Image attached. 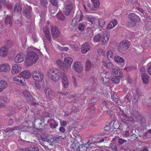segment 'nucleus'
I'll list each match as a JSON object with an SVG mask.
<instances>
[{
  "label": "nucleus",
  "instance_id": "obj_43",
  "mask_svg": "<svg viewBox=\"0 0 151 151\" xmlns=\"http://www.w3.org/2000/svg\"><path fill=\"white\" fill-rule=\"evenodd\" d=\"M86 147L84 146H80L78 147L77 150L79 151H86Z\"/></svg>",
  "mask_w": 151,
  "mask_h": 151
},
{
  "label": "nucleus",
  "instance_id": "obj_1",
  "mask_svg": "<svg viewBox=\"0 0 151 151\" xmlns=\"http://www.w3.org/2000/svg\"><path fill=\"white\" fill-rule=\"evenodd\" d=\"M34 51L39 52L40 50L32 46H30L27 48V54L25 64L27 66H31L35 63L38 59V56Z\"/></svg>",
  "mask_w": 151,
  "mask_h": 151
},
{
  "label": "nucleus",
  "instance_id": "obj_17",
  "mask_svg": "<svg viewBox=\"0 0 151 151\" xmlns=\"http://www.w3.org/2000/svg\"><path fill=\"white\" fill-rule=\"evenodd\" d=\"M31 10L32 8L27 5L25 7V9L24 10V15L27 18H29L31 17Z\"/></svg>",
  "mask_w": 151,
  "mask_h": 151
},
{
  "label": "nucleus",
  "instance_id": "obj_27",
  "mask_svg": "<svg viewBox=\"0 0 151 151\" xmlns=\"http://www.w3.org/2000/svg\"><path fill=\"white\" fill-rule=\"evenodd\" d=\"M106 55L108 59L111 60L113 59L114 55V51L112 50H109L106 52Z\"/></svg>",
  "mask_w": 151,
  "mask_h": 151
},
{
  "label": "nucleus",
  "instance_id": "obj_22",
  "mask_svg": "<svg viewBox=\"0 0 151 151\" xmlns=\"http://www.w3.org/2000/svg\"><path fill=\"white\" fill-rule=\"evenodd\" d=\"M5 23L8 27H12V18L11 16L7 15L5 18Z\"/></svg>",
  "mask_w": 151,
  "mask_h": 151
},
{
  "label": "nucleus",
  "instance_id": "obj_38",
  "mask_svg": "<svg viewBox=\"0 0 151 151\" xmlns=\"http://www.w3.org/2000/svg\"><path fill=\"white\" fill-rule=\"evenodd\" d=\"M86 19L89 22H90L92 23L94 22L96 19V18L92 16H89L86 17Z\"/></svg>",
  "mask_w": 151,
  "mask_h": 151
},
{
  "label": "nucleus",
  "instance_id": "obj_46",
  "mask_svg": "<svg viewBox=\"0 0 151 151\" xmlns=\"http://www.w3.org/2000/svg\"><path fill=\"white\" fill-rule=\"evenodd\" d=\"M85 27L84 24L81 23L78 26V29L80 30H83L84 29Z\"/></svg>",
  "mask_w": 151,
  "mask_h": 151
},
{
  "label": "nucleus",
  "instance_id": "obj_2",
  "mask_svg": "<svg viewBox=\"0 0 151 151\" xmlns=\"http://www.w3.org/2000/svg\"><path fill=\"white\" fill-rule=\"evenodd\" d=\"M60 73L56 69L51 68L47 71V75L53 81L56 82L60 78Z\"/></svg>",
  "mask_w": 151,
  "mask_h": 151
},
{
  "label": "nucleus",
  "instance_id": "obj_28",
  "mask_svg": "<svg viewBox=\"0 0 151 151\" xmlns=\"http://www.w3.org/2000/svg\"><path fill=\"white\" fill-rule=\"evenodd\" d=\"M91 1L93 7L97 8L99 7L100 4V1L99 0H91Z\"/></svg>",
  "mask_w": 151,
  "mask_h": 151
},
{
  "label": "nucleus",
  "instance_id": "obj_45",
  "mask_svg": "<svg viewBox=\"0 0 151 151\" xmlns=\"http://www.w3.org/2000/svg\"><path fill=\"white\" fill-rule=\"evenodd\" d=\"M22 103L21 101H19L16 104V105L17 107L20 109L22 107Z\"/></svg>",
  "mask_w": 151,
  "mask_h": 151
},
{
  "label": "nucleus",
  "instance_id": "obj_36",
  "mask_svg": "<svg viewBox=\"0 0 151 151\" xmlns=\"http://www.w3.org/2000/svg\"><path fill=\"white\" fill-rule=\"evenodd\" d=\"M60 78L62 79V82L68 81L66 75L64 72L61 73Z\"/></svg>",
  "mask_w": 151,
  "mask_h": 151
},
{
  "label": "nucleus",
  "instance_id": "obj_57",
  "mask_svg": "<svg viewBox=\"0 0 151 151\" xmlns=\"http://www.w3.org/2000/svg\"><path fill=\"white\" fill-rule=\"evenodd\" d=\"M59 49L61 51H66L69 50V48L68 47H60Z\"/></svg>",
  "mask_w": 151,
  "mask_h": 151
},
{
  "label": "nucleus",
  "instance_id": "obj_40",
  "mask_svg": "<svg viewBox=\"0 0 151 151\" xmlns=\"http://www.w3.org/2000/svg\"><path fill=\"white\" fill-rule=\"evenodd\" d=\"M57 17L58 19L60 20H64L65 19L64 16L60 12H58L57 15Z\"/></svg>",
  "mask_w": 151,
  "mask_h": 151
},
{
  "label": "nucleus",
  "instance_id": "obj_64",
  "mask_svg": "<svg viewBox=\"0 0 151 151\" xmlns=\"http://www.w3.org/2000/svg\"><path fill=\"white\" fill-rule=\"evenodd\" d=\"M148 71L149 74L151 75V65L148 68Z\"/></svg>",
  "mask_w": 151,
  "mask_h": 151
},
{
  "label": "nucleus",
  "instance_id": "obj_53",
  "mask_svg": "<svg viewBox=\"0 0 151 151\" xmlns=\"http://www.w3.org/2000/svg\"><path fill=\"white\" fill-rule=\"evenodd\" d=\"M27 42V40L26 39H24L22 41V47L24 48H25L26 46V42Z\"/></svg>",
  "mask_w": 151,
  "mask_h": 151
},
{
  "label": "nucleus",
  "instance_id": "obj_11",
  "mask_svg": "<svg viewBox=\"0 0 151 151\" xmlns=\"http://www.w3.org/2000/svg\"><path fill=\"white\" fill-rule=\"evenodd\" d=\"M10 70L9 65L6 63L0 64V72H8Z\"/></svg>",
  "mask_w": 151,
  "mask_h": 151
},
{
  "label": "nucleus",
  "instance_id": "obj_32",
  "mask_svg": "<svg viewBox=\"0 0 151 151\" xmlns=\"http://www.w3.org/2000/svg\"><path fill=\"white\" fill-rule=\"evenodd\" d=\"M114 60L117 63H123L125 61V60L123 58L120 57L117 55H116L115 56Z\"/></svg>",
  "mask_w": 151,
  "mask_h": 151
},
{
  "label": "nucleus",
  "instance_id": "obj_33",
  "mask_svg": "<svg viewBox=\"0 0 151 151\" xmlns=\"http://www.w3.org/2000/svg\"><path fill=\"white\" fill-rule=\"evenodd\" d=\"M45 94L47 98H49L52 95L51 90L49 88H46L44 91Z\"/></svg>",
  "mask_w": 151,
  "mask_h": 151
},
{
  "label": "nucleus",
  "instance_id": "obj_13",
  "mask_svg": "<svg viewBox=\"0 0 151 151\" xmlns=\"http://www.w3.org/2000/svg\"><path fill=\"white\" fill-rule=\"evenodd\" d=\"M129 43L128 41L124 40L119 44V49L123 50H126L129 47Z\"/></svg>",
  "mask_w": 151,
  "mask_h": 151
},
{
  "label": "nucleus",
  "instance_id": "obj_16",
  "mask_svg": "<svg viewBox=\"0 0 151 151\" xmlns=\"http://www.w3.org/2000/svg\"><path fill=\"white\" fill-rule=\"evenodd\" d=\"M109 37V34L107 32H103L102 36L101 42L103 44H106L108 42Z\"/></svg>",
  "mask_w": 151,
  "mask_h": 151
},
{
  "label": "nucleus",
  "instance_id": "obj_59",
  "mask_svg": "<svg viewBox=\"0 0 151 151\" xmlns=\"http://www.w3.org/2000/svg\"><path fill=\"white\" fill-rule=\"evenodd\" d=\"M126 140L122 138L119 139V142L121 145Z\"/></svg>",
  "mask_w": 151,
  "mask_h": 151
},
{
  "label": "nucleus",
  "instance_id": "obj_8",
  "mask_svg": "<svg viewBox=\"0 0 151 151\" xmlns=\"http://www.w3.org/2000/svg\"><path fill=\"white\" fill-rule=\"evenodd\" d=\"M32 77L36 82H41L44 79V75L41 72L34 71L32 72Z\"/></svg>",
  "mask_w": 151,
  "mask_h": 151
},
{
  "label": "nucleus",
  "instance_id": "obj_55",
  "mask_svg": "<svg viewBox=\"0 0 151 151\" xmlns=\"http://www.w3.org/2000/svg\"><path fill=\"white\" fill-rule=\"evenodd\" d=\"M50 1L52 4L55 6H56L58 4V1L56 0H50Z\"/></svg>",
  "mask_w": 151,
  "mask_h": 151
},
{
  "label": "nucleus",
  "instance_id": "obj_15",
  "mask_svg": "<svg viewBox=\"0 0 151 151\" xmlns=\"http://www.w3.org/2000/svg\"><path fill=\"white\" fill-rule=\"evenodd\" d=\"M91 50V47L88 42H85L82 45L81 51L82 53L85 54Z\"/></svg>",
  "mask_w": 151,
  "mask_h": 151
},
{
  "label": "nucleus",
  "instance_id": "obj_19",
  "mask_svg": "<svg viewBox=\"0 0 151 151\" xmlns=\"http://www.w3.org/2000/svg\"><path fill=\"white\" fill-rule=\"evenodd\" d=\"M20 76L25 79H28L31 76L30 72L29 70H26L22 71L19 73Z\"/></svg>",
  "mask_w": 151,
  "mask_h": 151
},
{
  "label": "nucleus",
  "instance_id": "obj_52",
  "mask_svg": "<svg viewBox=\"0 0 151 151\" xmlns=\"http://www.w3.org/2000/svg\"><path fill=\"white\" fill-rule=\"evenodd\" d=\"M57 64L59 66H62L63 65V63L62 61L60 59H58L56 61Z\"/></svg>",
  "mask_w": 151,
  "mask_h": 151
},
{
  "label": "nucleus",
  "instance_id": "obj_42",
  "mask_svg": "<svg viewBox=\"0 0 151 151\" xmlns=\"http://www.w3.org/2000/svg\"><path fill=\"white\" fill-rule=\"evenodd\" d=\"M112 98L113 101L117 104L119 105H121V103L120 102V100L117 98H116L114 96L112 97Z\"/></svg>",
  "mask_w": 151,
  "mask_h": 151
},
{
  "label": "nucleus",
  "instance_id": "obj_51",
  "mask_svg": "<svg viewBox=\"0 0 151 151\" xmlns=\"http://www.w3.org/2000/svg\"><path fill=\"white\" fill-rule=\"evenodd\" d=\"M73 83L74 86H76L77 85V81L75 77L74 76H72Z\"/></svg>",
  "mask_w": 151,
  "mask_h": 151
},
{
  "label": "nucleus",
  "instance_id": "obj_4",
  "mask_svg": "<svg viewBox=\"0 0 151 151\" xmlns=\"http://www.w3.org/2000/svg\"><path fill=\"white\" fill-rule=\"evenodd\" d=\"M44 33L45 36L43 39L44 43L50 42L51 40V37L50 35V30L48 26H44L43 28Z\"/></svg>",
  "mask_w": 151,
  "mask_h": 151
},
{
  "label": "nucleus",
  "instance_id": "obj_31",
  "mask_svg": "<svg viewBox=\"0 0 151 151\" xmlns=\"http://www.w3.org/2000/svg\"><path fill=\"white\" fill-rule=\"evenodd\" d=\"M74 42H73L70 41L69 42L68 44L69 45V46H70L71 48H72L73 50H77L78 48V46H77L76 45H74L73 44ZM63 45H65L67 44H62Z\"/></svg>",
  "mask_w": 151,
  "mask_h": 151
},
{
  "label": "nucleus",
  "instance_id": "obj_50",
  "mask_svg": "<svg viewBox=\"0 0 151 151\" xmlns=\"http://www.w3.org/2000/svg\"><path fill=\"white\" fill-rule=\"evenodd\" d=\"M64 87L65 88H67L68 87L69 85V81H66L62 82Z\"/></svg>",
  "mask_w": 151,
  "mask_h": 151
},
{
  "label": "nucleus",
  "instance_id": "obj_56",
  "mask_svg": "<svg viewBox=\"0 0 151 151\" xmlns=\"http://www.w3.org/2000/svg\"><path fill=\"white\" fill-rule=\"evenodd\" d=\"M98 52L100 55H103L105 53V52L102 49H100L98 50Z\"/></svg>",
  "mask_w": 151,
  "mask_h": 151
},
{
  "label": "nucleus",
  "instance_id": "obj_47",
  "mask_svg": "<svg viewBox=\"0 0 151 151\" xmlns=\"http://www.w3.org/2000/svg\"><path fill=\"white\" fill-rule=\"evenodd\" d=\"M68 122L65 121H61L60 122V125L61 127H65L67 125Z\"/></svg>",
  "mask_w": 151,
  "mask_h": 151
},
{
  "label": "nucleus",
  "instance_id": "obj_6",
  "mask_svg": "<svg viewBox=\"0 0 151 151\" xmlns=\"http://www.w3.org/2000/svg\"><path fill=\"white\" fill-rule=\"evenodd\" d=\"M73 69L76 72L80 73L83 70V66L81 62L79 61H74L72 65Z\"/></svg>",
  "mask_w": 151,
  "mask_h": 151
},
{
  "label": "nucleus",
  "instance_id": "obj_48",
  "mask_svg": "<svg viewBox=\"0 0 151 151\" xmlns=\"http://www.w3.org/2000/svg\"><path fill=\"white\" fill-rule=\"evenodd\" d=\"M35 86L37 90H41V84L36 81H35Z\"/></svg>",
  "mask_w": 151,
  "mask_h": 151
},
{
  "label": "nucleus",
  "instance_id": "obj_26",
  "mask_svg": "<svg viewBox=\"0 0 151 151\" xmlns=\"http://www.w3.org/2000/svg\"><path fill=\"white\" fill-rule=\"evenodd\" d=\"M92 67L91 62L89 60H86L85 69L86 71H88L90 70Z\"/></svg>",
  "mask_w": 151,
  "mask_h": 151
},
{
  "label": "nucleus",
  "instance_id": "obj_24",
  "mask_svg": "<svg viewBox=\"0 0 151 151\" xmlns=\"http://www.w3.org/2000/svg\"><path fill=\"white\" fill-rule=\"evenodd\" d=\"M117 22L116 19H114L112 20L107 26V29L108 30L113 28L117 25Z\"/></svg>",
  "mask_w": 151,
  "mask_h": 151
},
{
  "label": "nucleus",
  "instance_id": "obj_5",
  "mask_svg": "<svg viewBox=\"0 0 151 151\" xmlns=\"http://www.w3.org/2000/svg\"><path fill=\"white\" fill-rule=\"evenodd\" d=\"M74 6L75 5L73 4L69 1L66 2L63 8V12L65 14L67 15H69L71 11Z\"/></svg>",
  "mask_w": 151,
  "mask_h": 151
},
{
  "label": "nucleus",
  "instance_id": "obj_62",
  "mask_svg": "<svg viewBox=\"0 0 151 151\" xmlns=\"http://www.w3.org/2000/svg\"><path fill=\"white\" fill-rule=\"evenodd\" d=\"M6 6L8 9H11L12 6V4L10 3H7L6 5Z\"/></svg>",
  "mask_w": 151,
  "mask_h": 151
},
{
  "label": "nucleus",
  "instance_id": "obj_58",
  "mask_svg": "<svg viewBox=\"0 0 151 151\" xmlns=\"http://www.w3.org/2000/svg\"><path fill=\"white\" fill-rule=\"evenodd\" d=\"M59 131L62 133H64L65 131V129L63 127H61L59 129Z\"/></svg>",
  "mask_w": 151,
  "mask_h": 151
},
{
  "label": "nucleus",
  "instance_id": "obj_20",
  "mask_svg": "<svg viewBox=\"0 0 151 151\" xmlns=\"http://www.w3.org/2000/svg\"><path fill=\"white\" fill-rule=\"evenodd\" d=\"M8 53V48L5 46L2 47L0 49V56L2 57L6 56Z\"/></svg>",
  "mask_w": 151,
  "mask_h": 151
},
{
  "label": "nucleus",
  "instance_id": "obj_35",
  "mask_svg": "<svg viewBox=\"0 0 151 151\" xmlns=\"http://www.w3.org/2000/svg\"><path fill=\"white\" fill-rule=\"evenodd\" d=\"M101 39V35L100 34H99L94 37L93 41L94 42H98L100 41Z\"/></svg>",
  "mask_w": 151,
  "mask_h": 151
},
{
  "label": "nucleus",
  "instance_id": "obj_63",
  "mask_svg": "<svg viewBox=\"0 0 151 151\" xmlns=\"http://www.w3.org/2000/svg\"><path fill=\"white\" fill-rule=\"evenodd\" d=\"M10 129H11V130H14L15 129H16V130H17L22 131L21 130V128H19V127H12V128H11Z\"/></svg>",
  "mask_w": 151,
  "mask_h": 151
},
{
  "label": "nucleus",
  "instance_id": "obj_14",
  "mask_svg": "<svg viewBox=\"0 0 151 151\" xmlns=\"http://www.w3.org/2000/svg\"><path fill=\"white\" fill-rule=\"evenodd\" d=\"M129 19L132 22L135 23L136 22H139L140 18L137 14L134 13H131L128 15Z\"/></svg>",
  "mask_w": 151,
  "mask_h": 151
},
{
  "label": "nucleus",
  "instance_id": "obj_30",
  "mask_svg": "<svg viewBox=\"0 0 151 151\" xmlns=\"http://www.w3.org/2000/svg\"><path fill=\"white\" fill-rule=\"evenodd\" d=\"M24 151H39V150L37 147L33 145L25 149Z\"/></svg>",
  "mask_w": 151,
  "mask_h": 151
},
{
  "label": "nucleus",
  "instance_id": "obj_61",
  "mask_svg": "<svg viewBox=\"0 0 151 151\" xmlns=\"http://www.w3.org/2000/svg\"><path fill=\"white\" fill-rule=\"evenodd\" d=\"M140 72L141 74L142 75H145L146 70L144 68H141L140 69Z\"/></svg>",
  "mask_w": 151,
  "mask_h": 151
},
{
  "label": "nucleus",
  "instance_id": "obj_10",
  "mask_svg": "<svg viewBox=\"0 0 151 151\" xmlns=\"http://www.w3.org/2000/svg\"><path fill=\"white\" fill-rule=\"evenodd\" d=\"M22 69V67L21 65L16 64L12 66L11 71L13 74H15L19 73Z\"/></svg>",
  "mask_w": 151,
  "mask_h": 151
},
{
  "label": "nucleus",
  "instance_id": "obj_9",
  "mask_svg": "<svg viewBox=\"0 0 151 151\" xmlns=\"http://www.w3.org/2000/svg\"><path fill=\"white\" fill-rule=\"evenodd\" d=\"M73 61V59L71 57H67L64 58L63 67L66 68L70 67Z\"/></svg>",
  "mask_w": 151,
  "mask_h": 151
},
{
  "label": "nucleus",
  "instance_id": "obj_18",
  "mask_svg": "<svg viewBox=\"0 0 151 151\" xmlns=\"http://www.w3.org/2000/svg\"><path fill=\"white\" fill-rule=\"evenodd\" d=\"M24 55L22 53H19L17 55L15 59V62L16 63H21L24 60Z\"/></svg>",
  "mask_w": 151,
  "mask_h": 151
},
{
  "label": "nucleus",
  "instance_id": "obj_3",
  "mask_svg": "<svg viewBox=\"0 0 151 151\" xmlns=\"http://www.w3.org/2000/svg\"><path fill=\"white\" fill-rule=\"evenodd\" d=\"M13 82L15 83L24 87L25 89H28V86L26 85L24 80L22 81L20 76H17L12 78Z\"/></svg>",
  "mask_w": 151,
  "mask_h": 151
},
{
  "label": "nucleus",
  "instance_id": "obj_54",
  "mask_svg": "<svg viewBox=\"0 0 151 151\" xmlns=\"http://www.w3.org/2000/svg\"><path fill=\"white\" fill-rule=\"evenodd\" d=\"M64 96V95L61 93H58L55 94V96L57 98H61L62 97V96Z\"/></svg>",
  "mask_w": 151,
  "mask_h": 151
},
{
  "label": "nucleus",
  "instance_id": "obj_34",
  "mask_svg": "<svg viewBox=\"0 0 151 151\" xmlns=\"http://www.w3.org/2000/svg\"><path fill=\"white\" fill-rule=\"evenodd\" d=\"M112 65V63L111 62L107 63L106 61L104 60L103 61L102 66L107 68H109Z\"/></svg>",
  "mask_w": 151,
  "mask_h": 151
},
{
  "label": "nucleus",
  "instance_id": "obj_29",
  "mask_svg": "<svg viewBox=\"0 0 151 151\" xmlns=\"http://www.w3.org/2000/svg\"><path fill=\"white\" fill-rule=\"evenodd\" d=\"M112 72L115 75L118 74V73L119 74L120 77H122L123 76L122 72L119 68H118L117 69L115 68L113 69L112 70Z\"/></svg>",
  "mask_w": 151,
  "mask_h": 151
},
{
  "label": "nucleus",
  "instance_id": "obj_12",
  "mask_svg": "<svg viewBox=\"0 0 151 151\" xmlns=\"http://www.w3.org/2000/svg\"><path fill=\"white\" fill-rule=\"evenodd\" d=\"M51 33L54 38H56L60 34V32L58 28L55 26H52L51 27Z\"/></svg>",
  "mask_w": 151,
  "mask_h": 151
},
{
  "label": "nucleus",
  "instance_id": "obj_39",
  "mask_svg": "<svg viewBox=\"0 0 151 151\" xmlns=\"http://www.w3.org/2000/svg\"><path fill=\"white\" fill-rule=\"evenodd\" d=\"M120 78V76H115L112 78V80L114 83L118 84L119 83Z\"/></svg>",
  "mask_w": 151,
  "mask_h": 151
},
{
  "label": "nucleus",
  "instance_id": "obj_60",
  "mask_svg": "<svg viewBox=\"0 0 151 151\" xmlns=\"http://www.w3.org/2000/svg\"><path fill=\"white\" fill-rule=\"evenodd\" d=\"M104 140H105L104 138H102V139H101L99 141H96L95 142H93L92 143H93V144H95L96 143H101V142H104Z\"/></svg>",
  "mask_w": 151,
  "mask_h": 151
},
{
  "label": "nucleus",
  "instance_id": "obj_23",
  "mask_svg": "<svg viewBox=\"0 0 151 151\" xmlns=\"http://www.w3.org/2000/svg\"><path fill=\"white\" fill-rule=\"evenodd\" d=\"M23 95L27 99L31 101L32 99V96L27 90H24L23 92Z\"/></svg>",
  "mask_w": 151,
  "mask_h": 151
},
{
  "label": "nucleus",
  "instance_id": "obj_44",
  "mask_svg": "<svg viewBox=\"0 0 151 151\" xmlns=\"http://www.w3.org/2000/svg\"><path fill=\"white\" fill-rule=\"evenodd\" d=\"M99 26L101 27H102L105 25V22L104 19H99Z\"/></svg>",
  "mask_w": 151,
  "mask_h": 151
},
{
  "label": "nucleus",
  "instance_id": "obj_37",
  "mask_svg": "<svg viewBox=\"0 0 151 151\" xmlns=\"http://www.w3.org/2000/svg\"><path fill=\"white\" fill-rule=\"evenodd\" d=\"M142 77L144 83H147L148 82V75L147 74L145 75H142Z\"/></svg>",
  "mask_w": 151,
  "mask_h": 151
},
{
  "label": "nucleus",
  "instance_id": "obj_41",
  "mask_svg": "<svg viewBox=\"0 0 151 151\" xmlns=\"http://www.w3.org/2000/svg\"><path fill=\"white\" fill-rule=\"evenodd\" d=\"M22 10V7L21 6L18 4H15L14 6V10L15 11H18L19 12H21Z\"/></svg>",
  "mask_w": 151,
  "mask_h": 151
},
{
  "label": "nucleus",
  "instance_id": "obj_49",
  "mask_svg": "<svg viewBox=\"0 0 151 151\" xmlns=\"http://www.w3.org/2000/svg\"><path fill=\"white\" fill-rule=\"evenodd\" d=\"M54 123H51L50 124V127L52 128H55L58 125V123L55 122V121H54Z\"/></svg>",
  "mask_w": 151,
  "mask_h": 151
},
{
  "label": "nucleus",
  "instance_id": "obj_21",
  "mask_svg": "<svg viewBox=\"0 0 151 151\" xmlns=\"http://www.w3.org/2000/svg\"><path fill=\"white\" fill-rule=\"evenodd\" d=\"M8 86V83L5 81L1 80L0 81V93L2 92L3 90Z\"/></svg>",
  "mask_w": 151,
  "mask_h": 151
},
{
  "label": "nucleus",
  "instance_id": "obj_7",
  "mask_svg": "<svg viewBox=\"0 0 151 151\" xmlns=\"http://www.w3.org/2000/svg\"><path fill=\"white\" fill-rule=\"evenodd\" d=\"M83 14L81 12H78L72 22V25L76 26L79 22L83 21Z\"/></svg>",
  "mask_w": 151,
  "mask_h": 151
},
{
  "label": "nucleus",
  "instance_id": "obj_25",
  "mask_svg": "<svg viewBox=\"0 0 151 151\" xmlns=\"http://www.w3.org/2000/svg\"><path fill=\"white\" fill-rule=\"evenodd\" d=\"M83 7L84 9V10L86 12H90L92 9L91 5L88 2L84 3Z\"/></svg>",
  "mask_w": 151,
  "mask_h": 151
}]
</instances>
